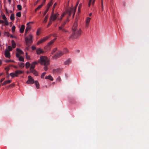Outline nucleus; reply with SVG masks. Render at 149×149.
Masks as SVG:
<instances>
[{"instance_id":"obj_1","label":"nucleus","mask_w":149,"mask_h":149,"mask_svg":"<svg viewBox=\"0 0 149 149\" xmlns=\"http://www.w3.org/2000/svg\"><path fill=\"white\" fill-rule=\"evenodd\" d=\"M38 62L41 65L44 66L43 68L45 71L47 70V66L50 64V62L47 59V56H41L40 57V59L38 60Z\"/></svg>"},{"instance_id":"obj_2","label":"nucleus","mask_w":149,"mask_h":149,"mask_svg":"<svg viewBox=\"0 0 149 149\" xmlns=\"http://www.w3.org/2000/svg\"><path fill=\"white\" fill-rule=\"evenodd\" d=\"M81 30L80 28H79L78 30H77L76 31H72V33L71 36L69 37V39H75L77 38L78 36H80Z\"/></svg>"},{"instance_id":"obj_3","label":"nucleus","mask_w":149,"mask_h":149,"mask_svg":"<svg viewBox=\"0 0 149 149\" xmlns=\"http://www.w3.org/2000/svg\"><path fill=\"white\" fill-rule=\"evenodd\" d=\"M29 38L26 37L25 38V40L26 42V45L28 47L30 46L32 42L33 36L31 34H29Z\"/></svg>"},{"instance_id":"obj_4","label":"nucleus","mask_w":149,"mask_h":149,"mask_svg":"<svg viewBox=\"0 0 149 149\" xmlns=\"http://www.w3.org/2000/svg\"><path fill=\"white\" fill-rule=\"evenodd\" d=\"M28 80L26 82V84H32L34 83V81L31 76H29L28 77Z\"/></svg>"},{"instance_id":"obj_5","label":"nucleus","mask_w":149,"mask_h":149,"mask_svg":"<svg viewBox=\"0 0 149 149\" xmlns=\"http://www.w3.org/2000/svg\"><path fill=\"white\" fill-rule=\"evenodd\" d=\"M77 21L75 20L72 29V31H76L77 30H78V29H77Z\"/></svg>"},{"instance_id":"obj_6","label":"nucleus","mask_w":149,"mask_h":149,"mask_svg":"<svg viewBox=\"0 0 149 149\" xmlns=\"http://www.w3.org/2000/svg\"><path fill=\"white\" fill-rule=\"evenodd\" d=\"M59 15V14H58V13H57L56 14H55L53 15H51L49 18V19H51V20H52V21H54L56 19Z\"/></svg>"},{"instance_id":"obj_7","label":"nucleus","mask_w":149,"mask_h":149,"mask_svg":"<svg viewBox=\"0 0 149 149\" xmlns=\"http://www.w3.org/2000/svg\"><path fill=\"white\" fill-rule=\"evenodd\" d=\"M48 38L47 37H45L38 41L37 43V45H39L45 42L48 39Z\"/></svg>"},{"instance_id":"obj_8","label":"nucleus","mask_w":149,"mask_h":149,"mask_svg":"<svg viewBox=\"0 0 149 149\" xmlns=\"http://www.w3.org/2000/svg\"><path fill=\"white\" fill-rule=\"evenodd\" d=\"M38 61H35L33 62L31 64V65L30 67V68L29 69L30 70H31L34 69V68L35 67V65H38Z\"/></svg>"},{"instance_id":"obj_9","label":"nucleus","mask_w":149,"mask_h":149,"mask_svg":"<svg viewBox=\"0 0 149 149\" xmlns=\"http://www.w3.org/2000/svg\"><path fill=\"white\" fill-rule=\"evenodd\" d=\"M64 53H63L62 52H60L59 53H57L56 54L54 55L52 57L55 59L63 55Z\"/></svg>"},{"instance_id":"obj_10","label":"nucleus","mask_w":149,"mask_h":149,"mask_svg":"<svg viewBox=\"0 0 149 149\" xmlns=\"http://www.w3.org/2000/svg\"><path fill=\"white\" fill-rule=\"evenodd\" d=\"M4 55L5 57L9 58H10V55L9 50L7 49L5 50Z\"/></svg>"},{"instance_id":"obj_11","label":"nucleus","mask_w":149,"mask_h":149,"mask_svg":"<svg viewBox=\"0 0 149 149\" xmlns=\"http://www.w3.org/2000/svg\"><path fill=\"white\" fill-rule=\"evenodd\" d=\"M26 25L27 26L26 27L25 31V34H26L27 33L28 31L31 29V25L29 24V23H27Z\"/></svg>"},{"instance_id":"obj_12","label":"nucleus","mask_w":149,"mask_h":149,"mask_svg":"<svg viewBox=\"0 0 149 149\" xmlns=\"http://www.w3.org/2000/svg\"><path fill=\"white\" fill-rule=\"evenodd\" d=\"M44 52V51L40 48L37 49L36 50V53L37 54H41L43 53Z\"/></svg>"},{"instance_id":"obj_13","label":"nucleus","mask_w":149,"mask_h":149,"mask_svg":"<svg viewBox=\"0 0 149 149\" xmlns=\"http://www.w3.org/2000/svg\"><path fill=\"white\" fill-rule=\"evenodd\" d=\"M30 71L31 72L33 73L35 76H38L39 75L38 72L35 69L32 70Z\"/></svg>"},{"instance_id":"obj_14","label":"nucleus","mask_w":149,"mask_h":149,"mask_svg":"<svg viewBox=\"0 0 149 149\" xmlns=\"http://www.w3.org/2000/svg\"><path fill=\"white\" fill-rule=\"evenodd\" d=\"M66 22L67 21H64L63 22V23L61 24V26L58 27L59 30H61V29H62V28H63L64 27L66 24Z\"/></svg>"},{"instance_id":"obj_15","label":"nucleus","mask_w":149,"mask_h":149,"mask_svg":"<svg viewBox=\"0 0 149 149\" xmlns=\"http://www.w3.org/2000/svg\"><path fill=\"white\" fill-rule=\"evenodd\" d=\"M74 10V8H71L70 10H68L67 12L68 13L69 16V17L70 16L72 12H73Z\"/></svg>"},{"instance_id":"obj_16","label":"nucleus","mask_w":149,"mask_h":149,"mask_svg":"<svg viewBox=\"0 0 149 149\" xmlns=\"http://www.w3.org/2000/svg\"><path fill=\"white\" fill-rule=\"evenodd\" d=\"M61 30L62 32L63 33L66 34L67 33L70 34V32L68 31L65 29L64 28H62V29H61Z\"/></svg>"},{"instance_id":"obj_17","label":"nucleus","mask_w":149,"mask_h":149,"mask_svg":"<svg viewBox=\"0 0 149 149\" xmlns=\"http://www.w3.org/2000/svg\"><path fill=\"white\" fill-rule=\"evenodd\" d=\"M91 19V18L88 17H87L86 20V27H88V26L89 23L90 22V20Z\"/></svg>"},{"instance_id":"obj_18","label":"nucleus","mask_w":149,"mask_h":149,"mask_svg":"<svg viewBox=\"0 0 149 149\" xmlns=\"http://www.w3.org/2000/svg\"><path fill=\"white\" fill-rule=\"evenodd\" d=\"M25 29V26L24 25L21 26L20 28L19 29V31L21 33H22L24 31Z\"/></svg>"},{"instance_id":"obj_19","label":"nucleus","mask_w":149,"mask_h":149,"mask_svg":"<svg viewBox=\"0 0 149 149\" xmlns=\"http://www.w3.org/2000/svg\"><path fill=\"white\" fill-rule=\"evenodd\" d=\"M22 71L19 70H17L15 71V73L16 76V77L18 76V75L22 73Z\"/></svg>"},{"instance_id":"obj_20","label":"nucleus","mask_w":149,"mask_h":149,"mask_svg":"<svg viewBox=\"0 0 149 149\" xmlns=\"http://www.w3.org/2000/svg\"><path fill=\"white\" fill-rule=\"evenodd\" d=\"M11 82V80H8L4 81L2 84V86H4L7 84H9Z\"/></svg>"},{"instance_id":"obj_21","label":"nucleus","mask_w":149,"mask_h":149,"mask_svg":"<svg viewBox=\"0 0 149 149\" xmlns=\"http://www.w3.org/2000/svg\"><path fill=\"white\" fill-rule=\"evenodd\" d=\"M51 48L50 46H49L47 45L46 46H45L44 47V49H45V52H47L48 51H49L50 49Z\"/></svg>"},{"instance_id":"obj_22","label":"nucleus","mask_w":149,"mask_h":149,"mask_svg":"<svg viewBox=\"0 0 149 149\" xmlns=\"http://www.w3.org/2000/svg\"><path fill=\"white\" fill-rule=\"evenodd\" d=\"M46 79H49L51 81H53V78L51 75H49L48 76H46L45 77Z\"/></svg>"},{"instance_id":"obj_23","label":"nucleus","mask_w":149,"mask_h":149,"mask_svg":"<svg viewBox=\"0 0 149 149\" xmlns=\"http://www.w3.org/2000/svg\"><path fill=\"white\" fill-rule=\"evenodd\" d=\"M34 83L36 86L37 88H40V84L38 81H34Z\"/></svg>"},{"instance_id":"obj_24","label":"nucleus","mask_w":149,"mask_h":149,"mask_svg":"<svg viewBox=\"0 0 149 149\" xmlns=\"http://www.w3.org/2000/svg\"><path fill=\"white\" fill-rule=\"evenodd\" d=\"M12 45L13 48H14L16 47V44L13 40L11 41Z\"/></svg>"},{"instance_id":"obj_25","label":"nucleus","mask_w":149,"mask_h":149,"mask_svg":"<svg viewBox=\"0 0 149 149\" xmlns=\"http://www.w3.org/2000/svg\"><path fill=\"white\" fill-rule=\"evenodd\" d=\"M41 31V29L40 28H38L37 29L36 32V35L39 36L40 33Z\"/></svg>"},{"instance_id":"obj_26","label":"nucleus","mask_w":149,"mask_h":149,"mask_svg":"<svg viewBox=\"0 0 149 149\" xmlns=\"http://www.w3.org/2000/svg\"><path fill=\"white\" fill-rule=\"evenodd\" d=\"M16 51L17 53L20 54H23V51L19 48H17L16 49Z\"/></svg>"},{"instance_id":"obj_27","label":"nucleus","mask_w":149,"mask_h":149,"mask_svg":"<svg viewBox=\"0 0 149 149\" xmlns=\"http://www.w3.org/2000/svg\"><path fill=\"white\" fill-rule=\"evenodd\" d=\"M53 0H50V2L47 4L46 6L49 7L52 5Z\"/></svg>"},{"instance_id":"obj_28","label":"nucleus","mask_w":149,"mask_h":149,"mask_svg":"<svg viewBox=\"0 0 149 149\" xmlns=\"http://www.w3.org/2000/svg\"><path fill=\"white\" fill-rule=\"evenodd\" d=\"M70 63V58H69L65 61V65H68Z\"/></svg>"},{"instance_id":"obj_29","label":"nucleus","mask_w":149,"mask_h":149,"mask_svg":"<svg viewBox=\"0 0 149 149\" xmlns=\"http://www.w3.org/2000/svg\"><path fill=\"white\" fill-rule=\"evenodd\" d=\"M60 69L59 68L53 70V72L54 73H58L60 71Z\"/></svg>"},{"instance_id":"obj_30","label":"nucleus","mask_w":149,"mask_h":149,"mask_svg":"<svg viewBox=\"0 0 149 149\" xmlns=\"http://www.w3.org/2000/svg\"><path fill=\"white\" fill-rule=\"evenodd\" d=\"M30 65V64L29 62H26L25 64V67L27 69H28Z\"/></svg>"},{"instance_id":"obj_31","label":"nucleus","mask_w":149,"mask_h":149,"mask_svg":"<svg viewBox=\"0 0 149 149\" xmlns=\"http://www.w3.org/2000/svg\"><path fill=\"white\" fill-rule=\"evenodd\" d=\"M48 18V15H46L45 17V19L43 21V22L44 23H46V22H47V19Z\"/></svg>"},{"instance_id":"obj_32","label":"nucleus","mask_w":149,"mask_h":149,"mask_svg":"<svg viewBox=\"0 0 149 149\" xmlns=\"http://www.w3.org/2000/svg\"><path fill=\"white\" fill-rule=\"evenodd\" d=\"M19 66L21 68H23L24 66V64L23 63H19Z\"/></svg>"},{"instance_id":"obj_33","label":"nucleus","mask_w":149,"mask_h":149,"mask_svg":"<svg viewBox=\"0 0 149 149\" xmlns=\"http://www.w3.org/2000/svg\"><path fill=\"white\" fill-rule=\"evenodd\" d=\"M10 75L13 78L14 77H16V76H17L16 75L15 73L13 72L11 73L10 74Z\"/></svg>"},{"instance_id":"obj_34","label":"nucleus","mask_w":149,"mask_h":149,"mask_svg":"<svg viewBox=\"0 0 149 149\" xmlns=\"http://www.w3.org/2000/svg\"><path fill=\"white\" fill-rule=\"evenodd\" d=\"M18 58V60L19 61L22 62L24 61V58L22 56H20Z\"/></svg>"},{"instance_id":"obj_35","label":"nucleus","mask_w":149,"mask_h":149,"mask_svg":"<svg viewBox=\"0 0 149 149\" xmlns=\"http://www.w3.org/2000/svg\"><path fill=\"white\" fill-rule=\"evenodd\" d=\"M10 19L12 20H14V15L13 13H12L11 14L10 17Z\"/></svg>"},{"instance_id":"obj_36","label":"nucleus","mask_w":149,"mask_h":149,"mask_svg":"<svg viewBox=\"0 0 149 149\" xmlns=\"http://www.w3.org/2000/svg\"><path fill=\"white\" fill-rule=\"evenodd\" d=\"M25 55H26V58L27 60H30V56L29 55H28L27 54V53L26 52L25 53Z\"/></svg>"},{"instance_id":"obj_37","label":"nucleus","mask_w":149,"mask_h":149,"mask_svg":"<svg viewBox=\"0 0 149 149\" xmlns=\"http://www.w3.org/2000/svg\"><path fill=\"white\" fill-rule=\"evenodd\" d=\"M54 42V41L53 40H52L50 42H48L47 44V45H48V46H50V45H52Z\"/></svg>"},{"instance_id":"obj_38","label":"nucleus","mask_w":149,"mask_h":149,"mask_svg":"<svg viewBox=\"0 0 149 149\" xmlns=\"http://www.w3.org/2000/svg\"><path fill=\"white\" fill-rule=\"evenodd\" d=\"M63 50L65 54H67L69 52L68 50L66 48H64Z\"/></svg>"},{"instance_id":"obj_39","label":"nucleus","mask_w":149,"mask_h":149,"mask_svg":"<svg viewBox=\"0 0 149 149\" xmlns=\"http://www.w3.org/2000/svg\"><path fill=\"white\" fill-rule=\"evenodd\" d=\"M50 20L48 22V25L47 26V27L48 28L49 27L52 23V20H51V19H50Z\"/></svg>"},{"instance_id":"obj_40","label":"nucleus","mask_w":149,"mask_h":149,"mask_svg":"<svg viewBox=\"0 0 149 149\" xmlns=\"http://www.w3.org/2000/svg\"><path fill=\"white\" fill-rule=\"evenodd\" d=\"M57 50V48H55L54 49L52 52V54H53L54 53H55Z\"/></svg>"},{"instance_id":"obj_41","label":"nucleus","mask_w":149,"mask_h":149,"mask_svg":"<svg viewBox=\"0 0 149 149\" xmlns=\"http://www.w3.org/2000/svg\"><path fill=\"white\" fill-rule=\"evenodd\" d=\"M45 4H43L42 3H41V4L38 7H37V8L38 9V10L40 9V8H41Z\"/></svg>"},{"instance_id":"obj_42","label":"nucleus","mask_w":149,"mask_h":149,"mask_svg":"<svg viewBox=\"0 0 149 149\" xmlns=\"http://www.w3.org/2000/svg\"><path fill=\"white\" fill-rule=\"evenodd\" d=\"M17 7L18 9L20 10H22V6L20 5H18L17 6Z\"/></svg>"},{"instance_id":"obj_43","label":"nucleus","mask_w":149,"mask_h":149,"mask_svg":"<svg viewBox=\"0 0 149 149\" xmlns=\"http://www.w3.org/2000/svg\"><path fill=\"white\" fill-rule=\"evenodd\" d=\"M13 47H12L10 46H8L7 47L8 50H9V51H12L13 50Z\"/></svg>"},{"instance_id":"obj_44","label":"nucleus","mask_w":149,"mask_h":149,"mask_svg":"<svg viewBox=\"0 0 149 149\" xmlns=\"http://www.w3.org/2000/svg\"><path fill=\"white\" fill-rule=\"evenodd\" d=\"M21 13L20 12H18L16 14V16L19 17H21Z\"/></svg>"},{"instance_id":"obj_45","label":"nucleus","mask_w":149,"mask_h":149,"mask_svg":"<svg viewBox=\"0 0 149 149\" xmlns=\"http://www.w3.org/2000/svg\"><path fill=\"white\" fill-rule=\"evenodd\" d=\"M46 74V72H44L41 75V77L42 79H43L44 78V76L45 74Z\"/></svg>"},{"instance_id":"obj_46","label":"nucleus","mask_w":149,"mask_h":149,"mask_svg":"<svg viewBox=\"0 0 149 149\" xmlns=\"http://www.w3.org/2000/svg\"><path fill=\"white\" fill-rule=\"evenodd\" d=\"M15 25H13L12 27V32H14L15 31Z\"/></svg>"},{"instance_id":"obj_47","label":"nucleus","mask_w":149,"mask_h":149,"mask_svg":"<svg viewBox=\"0 0 149 149\" xmlns=\"http://www.w3.org/2000/svg\"><path fill=\"white\" fill-rule=\"evenodd\" d=\"M5 62L6 63H8L9 62H13V63L15 62V61H14L11 60H6L5 61Z\"/></svg>"},{"instance_id":"obj_48","label":"nucleus","mask_w":149,"mask_h":149,"mask_svg":"<svg viewBox=\"0 0 149 149\" xmlns=\"http://www.w3.org/2000/svg\"><path fill=\"white\" fill-rule=\"evenodd\" d=\"M57 5V3H55L53 6V7H52V10H54L55 8V7H56V5Z\"/></svg>"},{"instance_id":"obj_49","label":"nucleus","mask_w":149,"mask_h":149,"mask_svg":"<svg viewBox=\"0 0 149 149\" xmlns=\"http://www.w3.org/2000/svg\"><path fill=\"white\" fill-rule=\"evenodd\" d=\"M5 34L8 37H9L10 36V33L8 32H5Z\"/></svg>"},{"instance_id":"obj_50","label":"nucleus","mask_w":149,"mask_h":149,"mask_svg":"<svg viewBox=\"0 0 149 149\" xmlns=\"http://www.w3.org/2000/svg\"><path fill=\"white\" fill-rule=\"evenodd\" d=\"M3 19L5 21L7 20V18L6 17L5 15L3 14L2 16Z\"/></svg>"},{"instance_id":"obj_51","label":"nucleus","mask_w":149,"mask_h":149,"mask_svg":"<svg viewBox=\"0 0 149 149\" xmlns=\"http://www.w3.org/2000/svg\"><path fill=\"white\" fill-rule=\"evenodd\" d=\"M5 22H4V25H7V26H8V25L9 24H8V21H7V20H5Z\"/></svg>"},{"instance_id":"obj_52","label":"nucleus","mask_w":149,"mask_h":149,"mask_svg":"<svg viewBox=\"0 0 149 149\" xmlns=\"http://www.w3.org/2000/svg\"><path fill=\"white\" fill-rule=\"evenodd\" d=\"M64 15H65V14H64V13H63L61 15V18H60V20H61L62 19L63 17L64 16Z\"/></svg>"},{"instance_id":"obj_53","label":"nucleus","mask_w":149,"mask_h":149,"mask_svg":"<svg viewBox=\"0 0 149 149\" xmlns=\"http://www.w3.org/2000/svg\"><path fill=\"white\" fill-rule=\"evenodd\" d=\"M76 9L75 8L74 9V10H73V12H73V15H72L73 17H74V15H75V12L76 11Z\"/></svg>"},{"instance_id":"obj_54","label":"nucleus","mask_w":149,"mask_h":149,"mask_svg":"<svg viewBox=\"0 0 149 149\" xmlns=\"http://www.w3.org/2000/svg\"><path fill=\"white\" fill-rule=\"evenodd\" d=\"M31 48L32 49V50H35L36 49V48L34 46H32V47H31Z\"/></svg>"},{"instance_id":"obj_55","label":"nucleus","mask_w":149,"mask_h":149,"mask_svg":"<svg viewBox=\"0 0 149 149\" xmlns=\"http://www.w3.org/2000/svg\"><path fill=\"white\" fill-rule=\"evenodd\" d=\"M19 53H16V57H17V58H19V57H20L19 56Z\"/></svg>"},{"instance_id":"obj_56","label":"nucleus","mask_w":149,"mask_h":149,"mask_svg":"<svg viewBox=\"0 0 149 149\" xmlns=\"http://www.w3.org/2000/svg\"><path fill=\"white\" fill-rule=\"evenodd\" d=\"M92 0H89V1L88 2V6L89 7L90 6Z\"/></svg>"},{"instance_id":"obj_57","label":"nucleus","mask_w":149,"mask_h":149,"mask_svg":"<svg viewBox=\"0 0 149 149\" xmlns=\"http://www.w3.org/2000/svg\"><path fill=\"white\" fill-rule=\"evenodd\" d=\"M5 79V78L3 77L2 78L0 81V83L2 82Z\"/></svg>"},{"instance_id":"obj_58","label":"nucleus","mask_w":149,"mask_h":149,"mask_svg":"<svg viewBox=\"0 0 149 149\" xmlns=\"http://www.w3.org/2000/svg\"><path fill=\"white\" fill-rule=\"evenodd\" d=\"M47 12V11L45 10V11L44 12L43 16H44L46 15Z\"/></svg>"},{"instance_id":"obj_59","label":"nucleus","mask_w":149,"mask_h":149,"mask_svg":"<svg viewBox=\"0 0 149 149\" xmlns=\"http://www.w3.org/2000/svg\"><path fill=\"white\" fill-rule=\"evenodd\" d=\"M15 86V84H10V85L9 86L12 87V86Z\"/></svg>"},{"instance_id":"obj_60","label":"nucleus","mask_w":149,"mask_h":149,"mask_svg":"<svg viewBox=\"0 0 149 149\" xmlns=\"http://www.w3.org/2000/svg\"><path fill=\"white\" fill-rule=\"evenodd\" d=\"M40 1V0H38L35 3V4H37Z\"/></svg>"},{"instance_id":"obj_61","label":"nucleus","mask_w":149,"mask_h":149,"mask_svg":"<svg viewBox=\"0 0 149 149\" xmlns=\"http://www.w3.org/2000/svg\"><path fill=\"white\" fill-rule=\"evenodd\" d=\"M102 0H101V5H102V8H103V3Z\"/></svg>"},{"instance_id":"obj_62","label":"nucleus","mask_w":149,"mask_h":149,"mask_svg":"<svg viewBox=\"0 0 149 149\" xmlns=\"http://www.w3.org/2000/svg\"><path fill=\"white\" fill-rule=\"evenodd\" d=\"M4 23V21L2 20H0V24L1 23Z\"/></svg>"},{"instance_id":"obj_63","label":"nucleus","mask_w":149,"mask_h":149,"mask_svg":"<svg viewBox=\"0 0 149 149\" xmlns=\"http://www.w3.org/2000/svg\"><path fill=\"white\" fill-rule=\"evenodd\" d=\"M47 7V9L46 10L48 12V11L49 8V7Z\"/></svg>"},{"instance_id":"obj_64","label":"nucleus","mask_w":149,"mask_h":149,"mask_svg":"<svg viewBox=\"0 0 149 149\" xmlns=\"http://www.w3.org/2000/svg\"><path fill=\"white\" fill-rule=\"evenodd\" d=\"M13 67H14L15 68L17 69V66H15V65H13Z\"/></svg>"}]
</instances>
